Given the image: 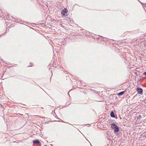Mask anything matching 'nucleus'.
Wrapping results in <instances>:
<instances>
[{
  "instance_id": "9b49d317",
  "label": "nucleus",
  "mask_w": 146,
  "mask_h": 146,
  "mask_svg": "<svg viewBox=\"0 0 146 146\" xmlns=\"http://www.w3.org/2000/svg\"><path fill=\"white\" fill-rule=\"evenodd\" d=\"M46 146V145H45V146Z\"/></svg>"
},
{
  "instance_id": "7ed1b4c3",
  "label": "nucleus",
  "mask_w": 146,
  "mask_h": 146,
  "mask_svg": "<svg viewBox=\"0 0 146 146\" xmlns=\"http://www.w3.org/2000/svg\"><path fill=\"white\" fill-rule=\"evenodd\" d=\"M137 91L138 92V94H141L142 93L143 90H142L139 88H137Z\"/></svg>"
},
{
  "instance_id": "0eeeda50",
  "label": "nucleus",
  "mask_w": 146,
  "mask_h": 146,
  "mask_svg": "<svg viewBox=\"0 0 146 146\" xmlns=\"http://www.w3.org/2000/svg\"><path fill=\"white\" fill-rule=\"evenodd\" d=\"M143 74L144 75V76H146V72H144V73H143Z\"/></svg>"
},
{
  "instance_id": "f03ea898",
  "label": "nucleus",
  "mask_w": 146,
  "mask_h": 146,
  "mask_svg": "<svg viewBox=\"0 0 146 146\" xmlns=\"http://www.w3.org/2000/svg\"><path fill=\"white\" fill-rule=\"evenodd\" d=\"M68 10L67 9H64L61 11V14L63 15H67Z\"/></svg>"
},
{
  "instance_id": "f257e3e1",
  "label": "nucleus",
  "mask_w": 146,
  "mask_h": 146,
  "mask_svg": "<svg viewBox=\"0 0 146 146\" xmlns=\"http://www.w3.org/2000/svg\"><path fill=\"white\" fill-rule=\"evenodd\" d=\"M111 127L112 129H114V132H117L119 130L118 127L115 124H111Z\"/></svg>"
},
{
  "instance_id": "6e6552de",
  "label": "nucleus",
  "mask_w": 146,
  "mask_h": 146,
  "mask_svg": "<svg viewBox=\"0 0 146 146\" xmlns=\"http://www.w3.org/2000/svg\"><path fill=\"white\" fill-rule=\"evenodd\" d=\"M24 106H23V107H24V106H25V105H24Z\"/></svg>"
},
{
  "instance_id": "423d86ee",
  "label": "nucleus",
  "mask_w": 146,
  "mask_h": 146,
  "mask_svg": "<svg viewBox=\"0 0 146 146\" xmlns=\"http://www.w3.org/2000/svg\"><path fill=\"white\" fill-rule=\"evenodd\" d=\"M34 143H36L37 144H39L40 143V142L38 140H37L36 141H35L33 142Z\"/></svg>"
},
{
  "instance_id": "39448f33",
  "label": "nucleus",
  "mask_w": 146,
  "mask_h": 146,
  "mask_svg": "<svg viewBox=\"0 0 146 146\" xmlns=\"http://www.w3.org/2000/svg\"><path fill=\"white\" fill-rule=\"evenodd\" d=\"M110 115H111V116L112 117H115V115H114V113L113 112H111V113Z\"/></svg>"
},
{
  "instance_id": "1a4fd4ad",
  "label": "nucleus",
  "mask_w": 146,
  "mask_h": 146,
  "mask_svg": "<svg viewBox=\"0 0 146 146\" xmlns=\"http://www.w3.org/2000/svg\"><path fill=\"white\" fill-rule=\"evenodd\" d=\"M24 106H23V107H24V106H25V105H24Z\"/></svg>"
},
{
  "instance_id": "20e7f679",
  "label": "nucleus",
  "mask_w": 146,
  "mask_h": 146,
  "mask_svg": "<svg viewBox=\"0 0 146 146\" xmlns=\"http://www.w3.org/2000/svg\"><path fill=\"white\" fill-rule=\"evenodd\" d=\"M124 91H123L120 92L118 94V95L119 96H121L123 95L124 94Z\"/></svg>"
},
{
  "instance_id": "9d476101",
  "label": "nucleus",
  "mask_w": 146,
  "mask_h": 146,
  "mask_svg": "<svg viewBox=\"0 0 146 146\" xmlns=\"http://www.w3.org/2000/svg\"><path fill=\"white\" fill-rule=\"evenodd\" d=\"M24 106H23V107H24V106H25V105H24Z\"/></svg>"
}]
</instances>
